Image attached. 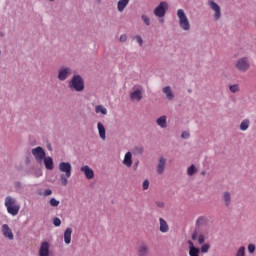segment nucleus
Masks as SVG:
<instances>
[{
	"label": "nucleus",
	"instance_id": "nucleus-1",
	"mask_svg": "<svg viewBox=\"0 0 256 256\" xmlns=\"http://www.w3.org/2000/svg\"><path fill=\"white\" fill-rule=\"evenodd\" d=\"M58 169L61 173H63L60 175L61 185H63V187H67L69 183V178L71 177V171L73 170V167L69 162H60Z\"/></svg>",
	"mask_w": 256,
	"mask_h": 256
},
{
	"label": "nucleus",
	"instance_id": "nucleus-2",
	"mask_svg": "<svg viewBox=\"0 0 256 256\" xmlns=\"http://www.w3.org/2000/svg\"><path fill=\"white\" fill-rule=\"evenodd\" d=\"M4 205L9 215H12V217L19 215V210L21 209V205L17 203V199L13 198L12 196H7L5 198Z\"/></svg>",
	"mask_w": 256,
	"mask_h": 256
},
{
	"label": "nucleus",
	"instance_id": "nucleus-3",
	"mask_svg": "<svg viewBox=\"0 0 256 256\" xmlns=\"http://www.w3.org/2000/svg\"><path fill=\"white\" fill-rule=\"evenodd\" d=\"M68 87L71 91H76V93H81L85 89V81L81 75H74L68 83Z\"/></svg>",
	"mask_w": 256,
	"mask_h": 256
},
{
	"label": "nucleus",
	"instance_id": "nucleus-4",
	"mask_svg": "<svg viewBox=\"0 0 256 256\" xmlns=\"http://www.w3.org/2000/svg\"><path fill=\"white\" fill-rule=\"evenodd\" d=\"M177 17L179 19V27L182 31H190L191 23L189 22V18H187V14H185L184 9L177 10Z\"/></svg>",
	"mask_w": 256,
	"mask_h": 256
},
{
	"label": "nucleus",
	"instance_id": "nucleus-5",
	"mask_svg": "<svg viewBox=\"0 0 256 256\" xmlns=\"http://www.w3.org/2000/svg\"><path fill=\"white\" fill-rule=\"evenodd\" d=\"M235 68L242 73H246L251 68V62H249V57L244 56L239 58L235 63Z\"/></svg>",
	"mask_w": 256,
	"mask_h": 256
},
{
	"label": "nucleus",
	"instance_id": "nucleus-6",
	"mask_svg": "<svg viewBox=\"0 0 256 256\" xmlns=\"http://www.w3.org/2000/svg\"><path fill=\"white\" fill-rule=\"evenodd\" d=\"M167 11H169V3H167L166 1H162L154 9V15L156 17L162 18V17H165Z\"/></svg>",
	"mask_w": 256,
	"mask_h": 256
},
{
	"label": "nucleus",
	"instance_id": "nucleus-7",
	"mask_svg": "<svg viewBox=\"0 0 256 256\" xmlns=\"http://www.w3.org/2000/svg\"><path fill=\"white\" fill-rule=\"evenodd\" d=\"M208 5H209L210 9H212V11L215 12L214 13V21H219L221 19V6H219V4H217L213 0H209Z\"/></svg>",
	"mask_w": 256,
	"mask_h": 256
},
{
	"label": "nucleus",
	"instance_id": "nucleus-8",
	"mask_svg": "<svg viewBox=\"0 0 256 256\" xmlns=\"http://www.w3.org/2000/svg\"><path fill=\"white\" fill-rule=\"evenodd\" d=\"M72 70L69 67H61L58 71V79L59 81H67L69 76L71 75Z\"/></svg>",
	"mask_w": 256,
	"mask_h": 256
},
{
	"label": "nucleus",
	"instance_id": "nucleus-9",
	"mask_svg": "<svg viewBox=\"0 0 256 256\" xmlns=\"http://www.w3.org/2000/svg\"><path fill=\"white\" fill-rule=\"evenodd\" d=\"M32 155L35 157L36 161H43L45 157V150L43 149V147L38 146L32 149Z\"/></svg>",
	"mask_w": 256,
	"mask_h": 256
},
{
	"label": "nucleus",
	"instance_id": "nucleus-10",
	"mask_svg": "<svg viewBox=\"0 0 256 256\" xmlns=\"http://www.w3.org/2000/svg\"><path fill=\"white\" fill-rule=\"evenodd\" d=\"M2 233L6 239H9V241H13L15 239V236L13 235V230L9 227L8 224L2 225Z\"/></svg>",
	"mask_w": 256,
	"mask_h": 256
},
{
	"label": "nucleus",
	"instance_id": "nucleus-11",
	"mask_svg": "<svg viewBox=\"0 0 256 256\" xmlns=\"http://www.w3.org/2000/svg\"><path fill=\"white\" fill-rule=\"evenodd\" d=\"M80 171L84 173L86 179L88 180H91L93 177H95V171H93L88 165L82 166Z\"/></svg>",
	"mask_w": 256,
	"mask_h": 256
},
{
	"label": "nucleus",
	"instance_id": "nucleus-12",
	"mask_svg": "<svg viewBox=\"0 0 256 256\" xmlns=\"http://www.w3.org/2000/svg\"><path fill=\"white\" fill-rule=\"evenodd\" d=\"M132 101H141L143 99V88H137L130 94Z\"/></svg>",
	"mask_w": 256,
	"mask_h": 256
},
{
	"label": "nucleus",
	"instance_id": "nucleus-13",
	"mask_svg": "<svg viewBox=\"0 0 256 256\" xmlns=\"http://www.w3.org/2000/svg\"><path fill=\"white\" fill-rule=\"evenodd\" d=\"M167 164V160L164 157H160L157 165V173L158 175H163L165 171V165Z\"/></svg>",
	"mask_w": 256,
	"mask_h": 256
},
{
	"label": "nucleus",
	"instance_id": "nucleus-14",
	"mask_svg": "<svg viewBox=\"0 0 256 256\" xmlns=\"http://www.w3.org/2000/svg\"><path fill=\"white\" fill-rule=\"evenodd\" d=\"M209 223V219L205 216H200L196 220V229H201Z\"/></svg>",
	"mask_w": 256,
	"mask_h": 256
},
{
	"label": "nucleus",
	"instance_id": "nucleus-15",
	"mask_svg": "<svg viewBox=\"0 0 256 256\" xmlns=\"http://www.w3.org/2000/svg\"><path fill=\"white\" fill-rule=\"evenodd\" d=\"M39 256H49V242H42L39 249Z\"/></svg>",
	"mask_w": 256,
	"mask_h": 256
},
{
	"label": "nucleus",
	"instance_id": "nucleus-16",
	"mask_svg": "<svg viewBox=\"0 0 256 256\" xmlns=\"http://www.w3.org/2000/svg\"><path fill=\"white\" fill-rule=\"evenodd\" d=\"M97 128H98V133H99L100 139H102V141H105V139H107L105 126L103 125V123L98 122Z\"/></svg>",
	"mask_w": 256,
	"mask_h": 256
},
{
	"label": "nucleus",
	"instance_id": "nucleus-17",
	"mask_svg": "<svg viewBox=\"0 0 256 256\" xmlns=\"http://www.w3.org/2000/svg\"><path fill=\"white\" fill-rule=\"evenodd\" d=\"M123 165L126 167H131L133 165V155L131 152H127L124 156Z\"/></svg>",
	"mask_w": 256,
	"mask_h": 256
},
{
	"label": "nucleus",
	"instance_id": "nucleus-18",
	"mask_svg": "<svg viewBox=\"0 0 256 256\" xmlns=\"http://www.w3.org/2000/svg\"><path fill=\"white\" fill-rule=\"evenodd\" d=\"M73 233V228H66V230L64 231V242L66 243V245H69L71 243V235Z\"/></svg>",
	"mask_w": 256,
	"mask_h": 256
},
{
	"label": "nucleus",
	"instance_id": "nucleus-19",
	"mask_svg": "<svg viewBox=\"0 0 256 256\" xmlns=\"http://www.w3.org/2000/svg\"><path fill=\"white\" fill-rule=\"evenodd\" d=\"M44 165L48 171H53L54 169L53 158H51L50 156L44 157Z\"/></svg>",
	"mask_w": 256,
	"mask_h": 256
},
{
	"label": "nucleus",
	"instance_id": "nucleus-20",
	"mask_svg": "<svg viewBox=\"0 0 256 256\" xmlns=\"http://www.w3.org/2000/svg\"><path fill=\"white\" fill-rule=\"evenodd\" d=\"M127 5H129V0H119L117 3V11L123 13Z\"/></svg>",
	"mask_w": 256,
	"mask_h": 256
},
{
	"label": "nucleus",
	"instance_id": "nucleus-21",
	"mask_svg": "<svg viewBox=\"0 0 256 256\" xmlns=\"http://www.w3.org/2000/svg\"><path fill=\"white\" fill-rule=\"evenodd\" d=\"M157 126L161 127V129H166L167 127V116L163 115L160 116L157 120H156Z\"/></svg>",
	"mask_w": 256,
	"mask_h": 256
},
{
	"label": "nucleus",
	"instance_id": "nucleus-22",
	"mask_svg": "<svg viewBox=\"0 0 256 256\" xmlns=\"http://www.w3.org/2000/svg\"><path fill=\"white\" fill-rule=\"evenodd\" d=\"M149 255V246L142 244L138 248V256H147Z\"/></svg>",
	"mask_w": 256,
	"mask_h": 256
},
{
	"label": "nucleus",
	"instance_id": "nucleus-23",
	"mask_svg": "<svg viewBox=\"0 0 256 256\" xmlns=\"http://www.w3.org/2000/svg\"><path fill=\"white\" fill-rule=\"evenodd\" d=\"M189 244V255L190 256H199L200 250L195 247L191 241H188Z\"/></svg>",
	"mask_w": 256,
	"mask_h": 256
},
{
	"label": "nucleus",
	"instance_id": "nucleus-24",
	"mask_svg": "<svg viewBox=\"0 0 256 256\" xmlns=\"http://www.w3.org/2000/svg\"><path fill=\"white\" fill-rule=\"evenodd\" d=\"M159 223L161 233H167L169 231V224H167V221L163 218H159Z\"/></svg>",
	"mask_w": 256,
	"mask_h": 256
},
{
	"label": "nucleus",
	"instance_id": "nucleus-25",
	"mask_svg": "<svg viewBox=\"0 0 256 256\" xmlns=\"http://www.w3.org/2000/svg\"><path fill=\"white\" fill-rule=\"evenodd\" d=\"M250 125H251V120L249 119L242 120V122L240 123V131H247Z\"/></svg>",
	"mask_w": 256,
	"mask_h": 256
},
{
	"label": "nucleus",
	"instance_id": "nucleus-26",
	"mask_svg": "<svg viewBox=\"0 0 256 256\" xmlns=\"http://www.w3.org/2000/svg\"><path fill=\"white\" fill-rule=\"evenodd\" d=\"M163 93H165V95L169 101L173 100V97H175L173 95V91L171 90V88L169 86H166L163 88Z\"/></svg>",
	"mask_w": 256,
	"mask_h": 256
},
{
	"label": "nucleus",
	"instance_id": "nucleus-27",
	"mask_svg": "<svg viewBox=\"0 0 256 256\" xmlns=\"http://www.w3.org/2000/svg\"><path fill=\"white\" fill-rule=\"evenodd\" d=\"M223 201L225 203V206L229 207V205H231V193L224 192L223 193Z\"/></svg>",
	"mask_w": 256,
	"mask_h": 256
},
{
	"label": "nucleus",
	"instance_id": "nucleus-28",
	"mask_svg": "<svg viewBox=\"0 0 256 256\" xmlns=\"http://www.w3.org/2000/svg\"><path fill=\"white\" fill-rule=\"evenodd\" d=\"M95 113H101L102 115H107V108L103 105H97L95 107Z\"/></svg>",
	"mask_w": 256,
	"mask_h": 256
},
{
	"label": "nucleus",
	"instance_id": "nucleus-29",
	"mask_svg": "<svg viewBox=\"0 0 256 256\" xmlns=\"http://www.w3.org/2000/svg\"><path fill=\"white\" fill-rule=\"evenodd\" d=\"M196 173H197V168L195 167V165L192 164L190 167H188L187 175H189V177H193V175Z\"/></svg>",
	"mask_w": 256,
	"mask_h": 256
},
{
	"label": "nucleus",
	"instance_id": "nucleus-30",
	"mask_svg": "<svg viewBox=\"0 0 256 256\" xmlns=\"http://www.w3.org/2000/svg\"><path fill=\"white\" fill-rule=\"evenodd\" d=\"M229 89L231 93H239L240 91L239 84L230 85Z\"/></svg>",
	"mask_w": 256,
	"mask_h": 256
},
{
	"label": "nucleus",
	"instance_id": "nucleus-31",
	"mask_svg": "<svg viewBox=\"0 0 256 256\" xmlns=\"http://www.w3.org/2000/svg\"><path fill=\"white\" fill-rule=\"evenodd\" d=\"M209 249H211V245L209 243L203 244L201 246V253H209Z\"/></svg>",
	"mask_w": 256,
	"mask_h": 256
},
{
	"label": "nucleus",
	"instance_id": "nucleus-32",
	"mask_svg": "<svg viewBox=\"0 0 256 256\" xmlns=\"http://www.w3.org/2000/svg\"><path fill=\"white\" fill-rule=\"evenodd\" d=\"M141 19L144 21L145 25H151V19H149L147 15H142Z\"/></svg>",
	"mask_w": 256,
	"mask_h": 256
},
{
	"label": "nucleus",
	"instance_id": "nucleus-33",
	"mask_svg": "<svg viewBox=\"0 0 256 256\" xmlns=\"http://www.w3.org/2000/svg\"><path fill=\"white\" fill-rule=\"evenodd\" d=\"M50 205H51V207H59V200H57L55 198H51Z\"/></svg>",
	"mask_w": 256,
	"mask_h": 256
},
{
	"label": "nucleus",
	"instance_id": "nucleus-34",
	"mask_svg": "<svg viewBox=\"0 0 256 256\" xmlns=\"http://www.w3.org/2000/svg\"><path fill=\"white\" fill-rule=\"evenodd\" d=\"M53 225L54 227H61V219L59 217H55L53 219Z\"/></svg>",
	"mask_w": 256,
	"mask_h": 256
},
{
	"label": "nucleus",
	"instance_id": "nucleus-35",
	"mask_svg": "<svg viewBox=\"0 0 256 256\" xmlns=\"http://www.w3.org/2000/svg\"><path fill=\"white\" fill-rule=\"evenodd\" d=\"M236 256H245V247L244 246H241L237 253H236Z\"/></svg>",
	"mask_w": 256,
	"mask_h": 256
},
{
	"label": "nucleus",
	"instance_id": "nucleus-36",
	"mask_svg": "<svg viewBox=\"0 0 256 256\" xmlns=\"http://www.w3.org/2000/svg\"><path fill=\"white\" fill-rule=\"evenodd\" d=\"M198 243L199 245H203V243H205V235L203 234L198 235Z\"/></svg>",
	"mask_w": 256,
	"mask_h": 256
},
{
	"label": "nucleus",
	"instance_id": "nucleus-37",
	"mask_svg": "<svg viewBox=\"0 0 256 256\" xmlns=\"http://www.w3.org/2000/svg\"><path fill=\"white\" fill-rule=\"evenodd\" d=\"M255 249H256L255 244H249L248 245L249 253H251V254L255 253Z\"/></svg>",
	"mask_w": 256,
	"mask_h": 256
},
{
	"label": "nucleus",
	"instance_id": "nucleus-38",
	"mask_svg": "<svg viewBox=\"0 0 256 256\" xmlns=\"http://www.w3.org/2000/svg\"><path fill=\"white\" fill-rule=\"evenodd\" d=\"M143 191H147L149 189V180H145L142 184Z\"/></svg>",
	"mask_w": 256,
	"mask_h": 256
},
{
	"label": "nucleus",
	"instance_id": "nucleus-39",
	"mask_svg": "<svg viewBox=\"0 0 256 256\" xmlns=\"http://www.w3.org/2000/svg\"><path fill=\"white\" fill-rule=\"evenodd\" d=\"M52 194H53V190H51V189H46L44 191V196L45 197H49V195H52Z\"/></svg>",
	"mask_w": 256,
	"mask_h": 256
},
{
	"label": "nucleus",
	"instance_id": "nucleus-40",
	"mask_svg": "<svg viewBox=\"0 0 256 256\" xmlns=\"http://www.w3.org/2000/svg\"><path fill=\"white\" fill-rule=\"evenodd\" d=\"M134 151L135 153H138L139 155H141L143 153V147H136Z\"/></svg>",
	"mask_w": 256,
	"mask_h": 256
},
{
	"label": "nucleus",
	"instance_id": "nucleus-41",
	"mask_svg": "<svg viewBox=\"0 0 256 256\" xmlns=\"http://www.w3.org/2000/svg\"><path fill=\"white\" fill-rule=\"evenodd\" d=\"M125 41H127V35L122 34V35L120 36V42H121V43H125Z\"/></svg>",
	"mask_w": 256,
	"mask_h": 256
},
{
	"label": "nucleus",
	"instance_id": "nucleus-42",
	"mask_svg": "<svg viewBox=\"0 0 256 256\" xmlns=\"http://www.w3.org/2000/svg\"><path fill=\"white\" fill-rule=\"evenodd\" d=\"M136 41L139 43L140 47L143 45V38H141V36H136Z\"/></svg>",
	"mask_w": 256,
	"mask_h": 256
},
{
	"label": "nucleus",
	"instance_id": "nucleus-43",
	"mask_svg": "<svg viewBox=\"0 0 256 256\" xmlns=\"http://www.w3.org/2000/svg\"><path fill=\"white\" fill-rule=\"evenodd\" d=\"M181 137H182V139H189L190 134H189V132H183Z\"/></svg>",
	"mask_w": 256,
	"mask_h": 256
},
{
	"label": "nucleus",
	"instance_id": "nucleus-44",
	"mask_svg": "<svg viewBox=\"0 0 256 256\" xmlns=\"http://www.w3.org/2000/svg\"><path fill=\"white\" fill-rule=\"evenodd\" d=\"M157 207L163 208L165 207V203L163 201L156 202Z\"/></svg>",
	"mask_w": 256,
	"mask_h": 256
},
{
	"label": "nucleus",
	"instance_id": "nucleus-45",
	"mask_svg": "<svg viewBox=\"0 0 256 256\" xmlns=\"http://www.w3.org/2000/svg\"><path fill=\"white\" fill-rule=\"evenodd\" d=\"M14 186L16 187V189H21L22 184L20 181H17V182H15Z\"/></svg>",
	"mask_w": 256,
	"mask_h": 256
},
{
	"label": "nucleus",
	"instance_id": "nucleus-46",
	"mask_svg": "<svg viewBox=\"0 0 256 256\" xmlns=\"http://www.w3.org/2000/svg\"><path fill=\"white\" fill-rule=\"evenodd\" d=\"M197 237H199V236H197V232H194V233L192 234V240H193V241H196Z\"/></svg>",
	"mask_w": 256,
	"mask_h": 256
},
{
	"label": "nucleus",
	"instance_id": "nucleus-47",
	"mask_svg": "<svg viewBox=\"0 0 256 256\" xmlns=\"http://www.w3.org/2000/svg\"><path fill=\"white\" fill-rule=\"evenodd\" d=\"M139 165V162H137L136 164H135V167H137Z\"/></svg>",
	"mask_w": 256,
	"mask_h": 256
},
{
	"label": "nucleus",
	"instance_id": "nucleus-48",
	"mask_svg": "<svg viewBox=\"0 0 256 256\" xmlns=\"http://www.w3.org/2000/svg\"><path fill=\"white\" fill-rule=\"evenodd\" d=\"M160 22H161V23H163V19H162V20H160Z\"/></svg>",
	"mask_w": 256,
	"mask_h": 256
},
{
	"label": "nucleus",
	"instance_id": "nucleus-49",
	"mask_svg": "<svg viewBox=\"0 0 256 256\" xmlns=\"http://www.w3.org/2000/svg\"><path fill=\"white\" fill-rule=\"evenodd\" d=\"M202 175H205V172H202Z\"/></svg>",
	"mask_w": 256,
	"mask_h": 256
},
{
	"label": "nucleus",
	"instance_id": "nucleus-50",
	"mask_svg": "<svg viewBox=\"0 0 256 256\" xmlns=\"http://www.w3.org/2000/svg\"><path fill=\"white\" fill-rule=\"evenodd\" d=\"M49 1H55V0H49Z\"/></svg>",
	"mask_w": 256,
	"mask_h": 256
},
{
	"label": "nucleus",
	"instance_id": "nucleus-51",
	"mask_svg": "<svg viewBox=\"0 0 256 256\" xmlns=\"http://www.w3.org/2000/svg\"><path fill=\"white\" fill-rule=\"evenodd\" d=\"M0 55H1V50H0Z\"/></svg>",
	"mask_w": 256,
	"mask_h": 256
}]
</instances>
